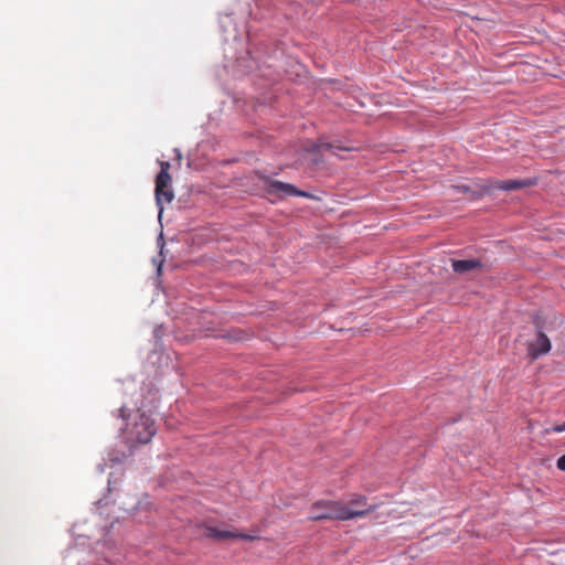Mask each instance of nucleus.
Returning <instances> with one entry per match:
<instances>
[{"mask_svg": "<svg viewBox=\"0 0 565 565\" xmlns=\"http://www.w3.org/2000/svg\"><path fill=\"white\" fill-rule=\"evenodd\" d=\"M457 189L461 190L463 193L469 192V189L466 185L457 186Z\"/></svg>", "mask_w": 565, "mask_h": 565, "instance_id": "13", "label": "nucleus"}, {"mask_svg": "<svg viewBox=\"0 0 565 565\" xmlns=\"http://www.w3.org/2000/svg\"><path fill=\"white\" fill-rule=\"evenodd\" d=\"M156 433L157 427L153 419L138 409L129 415L124 436L127 443L131 445L148 444Z\"/></svg>", "mask_w": 565, "mask_h": 565, "instance_id": "2", "label": "nucleus"}, {"mask_svg": "<svg viewBox=\"0 0 565 565\" xmlns=\"http://www.w3.org/2000/svg\"><path fill=\"white\" fill-rule=\"evenodd\" d=\"M265 191L268 195H274L277 199H284L286 196L312 198L310 193L299 190L290 183L278 180H269Z\"/></svg>", "mask_w": 565, "mask_h": 565, "instance_id": "4", "label": "nucleus"}, {"mask_svg": "<svg viewBox=\"0 0 565 565\" xmlns=\"http://www.w3.org/2000/svg\"><path fill=\"white\" fill-rule=\"evenodd\" d=\"M534 182L530 179L526 180H505V181H491L489 185H483L478 192L472 191V198H480L482 194L490 192L492 189L504 191H512L533 185Z\"/></svg>", "mask_w": 565, "mask_h": 565, "instance_id": "5", "label": "nucleus"}, {"mask_svg": "<svg viewBox=\"0 0 565 565\" xmlns=\"http://www.w3.org/2000/svg\"><path fill=\"white\" fill-rule=\"evenodd\" d=\"M551 348L550 339L542 329L539 328L536 331V340L529 345L527 352L533 360H536L541 355L548 353Z\"/></svg>", "mask_w": 565, "mask_h": 565, "instance_id": "7", "label": "nucleus"}, {"mask_svg": "<svg viewBox=\"0 0 565 565\" xmlns=\"http://www.w3.org/2000/svg\"><path fill=\"white\" fill-rule=\"evenodd\" d=\"M556 466L559 470L565 471V454L557 459Z\"/></svg>", "mask_w": 565, "mask_h": 565, "instance_id": "12", "label": "nucleus"}, {"mask_svg": "<svg viewBox=\"0 0 565 565\" xmlns=\"http://www.w3.org/2000/svg\"><path fill=\"white\" fill-rule=\"evenodd\" d=\"M319 146L321 149L331 151L333 153H335V151H338V150H345V151L356 150V148H354V147H343L338 142H320Z\"/></svg>", "mask_w": 565, "mask_h": 565, "instance_id": "10", "label": "nucleus"}, {"mask_svg": "<svg viewBox=\"0 0 565 565\" xmlns=\"http://www.w3.org/2000/svg\"><path fill=\"white\" fill-rule=\"evenodd\" d=\"M372 505L373 504H371V507ZM375 505H376V508L379 507L377 504H375ZM348 508L350 510H365V509H369L370 505H367V498L362 495V494H354L350 499Z\"/></svg>", "mask_w": 565, "mask_h": 565, "instance_id": "9", "label": "nucleus"}, {"mask_svg": "<svg viewBox=\"0 0 565 565\" xmlns=\"http://www.w3.org/2000/svg\"><path fill=\"white\" fill-rule=\"evenodd\" d=\"M376 510V505H372L365 510H350L342 501L318 500L310 507L309 520H335L348 521L356 518H363Z\"/></svg>", "mask_w": 565, "mask_h": 565, "instance_id": "1", "label": "nucleus"}, {"mask_svg": "<svg viewBox=\"0 0 565 565\" xmlns=\"http://www.w3.org/2000/svg\"><path fill=\"white\" fill-rule=\"evenodd\" d=\"M119 413H120V417H122V418H125V417H126V412H125V408H124V407H121V408L119 409Z\"/></svg>", "mask_w": 565, "mask_h": 565, "instance_id": "14", "label": "nucleus"}, {"mask_svg": "<svg viewBox=\"0 0 565 565\" xmlns=\"http://www.w3.org/2000/svg\"><path fill=\"white\" fill-rule=\"evenodd\" d=\"M204 535L215 541H226L231 539H241L245 541H255L258 536L239 533L231 530H220L212 525L204 526Z\"/></svg>", "mask_w": 565, "mask_h": 565, "instance_id": "6", "label": "nucleus"}, {"mask_svg": "<svg viewBox=\"0 0 565 565\" xmlns=\"http://www.w3.org/2000/svg\"><path fill=\"white\" fill-rule=\"evenodd\" d=\"M451 267L456 274H466L481 268L482 263L479 259H452Z\"/></svg>", "mask_w": 565, "mask_h": 565, "instance_id": "8", "label": "nucleus"}, {"mask_svg": "<svg viewBox=\"0 0 565 565\" xmlns=\"http://www.w3.org/2000/svg\"><path fill=\"white\" fill-rule=\"evenodd\" d=\"M563 431H565V422L561 425H555L550 428H545L543 433L545 435H548L551 433H563Z\"/></svg>", "mask_w": 565, "mask_h": 565, "instance_id": "11", "label": "nucleus"}, {"mask_svg": "<svg viewBox=\"0 0 565 565\" xmlns=\"http://www.w3.org/2000/svg\"><path fill=\"white\" fill-rule=\"evenodd\" d=\"M160 172L156 178V202L159 206V214L162 213L164 202L170 203L174 198V193L171 188V175L169 173L170 163L168 161L160 162Z\"/></svg>", "mask_w": 565, "mask_h": 565, "instance_id": "3", "label": "nucleus"}]
</instances>
